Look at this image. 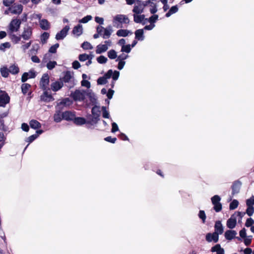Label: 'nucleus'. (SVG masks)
Instances as JSON below:
<instances>
[{
    "label": "nucleus",
    "mask_w": 254,
    "mask_h": 254,
    "mask_svg": "<svg viewBox=\"0 0 254 254\" xmlns=\"http://www.w3.org/2000/svg\"><path fill=\"white\" fill-rule=\"evenodd\" d=\"M97 61L99 64H103L107 62L108 59L104 56H100L97 58Z\"/></svg>",
    "instance_id": "09e8293b"
},
{
    "label": "nucleus",
    "mask_w": 254,
    "mask_h": 254,
    "mask_svg": "<svg viewBox=\"0 0 254 254\" xmlns=\"http://www.w3.org/2000/svg\"><path fill=\"white\" fill-rule=\"evenodd\" d=\"M41 99L46 102H50L54 100V98L51 94H49L48 91H44L43 94L41 96Z\"/></svg>",
    "instance_id": "aec40b11"
},
{
    "label": "nucleus",
    "mask_w": 254,
    "mask_h": 254,
    "mask_svg": "<svg viewBox=\"0 0 254 254\" xmlns=\"http://www.w3.org/2000/svg\"><path fill=\"white\" fill-rule=\"evenodd\" d=\"M15 0H3V4L5 6H10L12 4Z\"/></svg>",
    "instance_id": "680f3d73"
},
{
    "label": "nucleus",
    "mask_w": 254,
    "mask_h": 254,
    "mask_svg": "<svg viewBox=\"0 0 254 254\" xmlns=\"http://www.w3.org/2000/svg\"><path fill=\"white\" fill-rule=\"evenodd\" d=\"M104 33L102 34V38L103 39H108L109 38L113 32L112 29V26L109 25L107 28L103 29Z\"/></svg>",
    "instance_id": "412c9836"
},
{
    "label": "nucleus",
    "mask_w": 254,
    "mask_h": 254,
    "mask_svg": "<svg viewBox=\"0 0 254 254\" xmlns=\"http://www.w3.org/2000/svg\"><path fill=\"white\" fill-rule=\"evenodd\" d=\"M60 80L65 84V86L68 89H71L75 85L74 78L71 73L69 71H66L64 73V76L60 78Z\"/></svg>",
    "instance_id": "f257e3e1"
},
{
    "label": "nucleus",
    "mask_w": 254,
    "mask_h": 254,
    "mask_svg": "<svg viewBox=\"0 0 254 254\" xmlns=\"http://www.w3.org/2000/svg\"><path fill=\"white\" fill-rule=\"evenodd\" d=\"M246 205L247 206H253L254 205V196H252L249 199L246 200Z\"/></svg>",
    "instance_id": "864d4df0"
},
{
    "label": "nucleus",
    "mask_w": 254,
    "mask_h": 254,
    "mask_svg": "<svg viewBox=\"0 0 254 254\" xmlns=\"http://www.w3.org/2000/svg\"><path fill=\"white\" fill-rule=\"evenodd\" d=\"M132 34V32H130L127 29H120L117 32V35L119 37H127L128 36V34Z\"/></svg>",
    "instance_id": "c756f323"
},
{
    "label": "nucleus",
    "mask_w": 254,
    "mask_h": 254,
    "mask_svg": "<svg viewBox=\"0 0 254 254\" xmlns=\"http://www.w3.org/2000/svg\"><path fill=\"white\" fill-rule=\"evenodd\" d=\"M91 113L92 116L89 115L88 118L89 120L87 122V123L90 124H96L100 120L101 113L100 107L95 105L92 108Z\"/></svg>",
    "instance_id": "f03ea898"
},
{
    "label": "nucleus",
    "mask_w": 254,
    "mask_h": 254,
    "mask_svg": "<svg viewBox=\"0 0 254 254\" xmlns=\"http://www.w3.org/2000/svg\"><path fill=\"white\" fill-rule=\"evenodd\" d=\"M71 97L75 101H83L85 96L80 90H76L74 92L71 93Z\"/></svg>",
    "instance_id": "9d476101"
},
{
    "label": "nucleus",
    "mask_w": 254,
    "mask_h": 254,
    "mask_svg": "<svg viewBox=\"0 0 254 254\" xmlns=\"http://www.w3.org/2000/svg\"><path fill=\"white\" fill-rule=\"evenodd\" d=\"M92 19L91 15H87L79 20V22L86 23Z\"/></svg>",
    "instance_id": "13d9d810"
},
{
    "label": "nucleus",
    "mask_w": 254,
    "mask_h": 254,
    "mask_svg": "<svg viewBox=\"0 0 254 254\" xmlns=\"http://www.w3.org/2000/svg\"><path fill=\"white\" fill-rule=\"evenodd\" d=\"M63 110V107H60L59 110H57L54 115V120L56 123H60L63 120V112L62 111Z\"/></svg>",
    "instance_id": "f3484780"
},
{
    "label": "nucleus",
    "mask_w": 254,
    "mask_h": 254,
    "mask_svg": "<svg viewBox=\"0 0 254 254\" xmlns=\"http://www.w3.org/2000/svg\"><path fill=\"white\" fill-rule=\"evenodd\" d=\"M38 137V134H33L29 136L27 139L26 141L28 142L29 144L32 142L35 139H36Z\"/></svg>",
    "instance_id": "bf43d9fd"
},
{
    "label": "nucleus",
    "mask_w": 254,
    "mask_h": 254,
    "mask_svg": "<svg viewBox=\"0 0 254 254\" xmlns=\"http://www.w3.org/2000/svg\"><path fill=\"white\" fill-rule=\"evenodd\" d=\"M132 11L135 14H139L143 12V9L142 7L141 8L139 6L135 5L132 9Z\"/></svg>",
    "instance_id": "ea45409f"
},
{
    "label": "nucleus",
    "mask_w": 254,
    "mask_h": 254,
    "mask_svg": "<svg viewBox=\"0 0 254 254\" xmlns=\"http://www.w3.org/2000/svg\"><path fill=\"white\" fill-rule=\"evenodd\" d=\"M21 21L19 19H12L9 24V29L11 32H17L19 28Z\"/></svg>",
    "instance_id": "6e6552de"
},
{
    "label": "nucleus",
    "mask_w": 254,
    "mask_h": 254,
    "mask_svg": "<svg viewBox=\"0 0 254 254\" xmlns=\"http://www.w3.org/2000/svg\"><path fill=\"white\" fill-rule=\"evenodd\" d=\"M254 224V220L252 218H248L246 220L245 226L247 227H251Z\"/></svg>",
    "instance_id": "052dcab7"
},
{
    "label": "nucleus",
    "mask_w": 254,
    "mask_h": 254,
    "mask_svg": "<svg viewBox=\"0 0 254 254\" xmlns=\"http://www.w3.org/2000/svg\"><path fill=\"white\" fill-rule=\"evenodd\" d=\"M33 33V28L27 25L23 28V32L20 35L24 40H28L32 37Z\"/></svg>",
    "instance_id": "39448f33"
},
{
    "label": "nucleus",
    "mask_w": 254,
    "mask_h": 254,
    "mask_svg": "<svg viewBox=\"0 0 254 254\" xmlns=\"http://www.w3.org/2000/svg\"><path fill=\"white\" fill-rule=\"evenodd\" d=\"M127 58H128V55H125L124 54H122L118 57L117 59L116 60V61H124V60L127 59Z\"/></svg>",
    "instance_id": "69168bd1"
},
{
    "label": "nucleus",
    "mask_w": 254,
    "mask_h": 254,
    "mask_svg": "<svg viewBox=\"0 0 254 254\" xmlns=\"http://www.w3.org/2000/svg\"><path fill=\"white\" fill-rule=\"evenodd\" d=\"M102 110L103 111L102 116L104 118L109 119L110 117V114L108 111L106 110V107L105 106H103L102 107Z\"/></svg>",
    "instance_id": "3c124183"
},
{
    "label": "nucleus",
    "mask_w": 254,
    "mask_h": 254,
    "mask_svg": "<svg viewBox=\"0 0 254 254\" xmlns=\"http://www.w3.org/2000/svg\"><path fill=\"white\" fill-rule=\"evenodd\" d=\"M30 126L31 128L36 129L41 127V124L36 120H32L29 122Z\"/></svg>",
    "instance_id": "7c9ffc66"
},
{
    "label": "nucleus",
    "mask_w": 254,
    "mask_h": 254,
    "mask_svg": "<svg viewBox=\"0 0 254 254\" xmlns=\"http://www.w3.org/2000/svg\"><path fill=\"white\" fill-rule=\"evenodd\" d=\"M198 216L200 219H201L203 223L205 222L206 220V215L204 211L200 210L198 213Z\"/></svg>",
    "instance_id": "6e6d98bb"
},
{
    "label": "nucleus",
    "mask_w": 254,
    "mask_h": 254,
    "mask_svg": "<svg viewBox=\"0 0 254 254\" xmlns=\"http://www.w3.org/2000/svg\"><path fill=\"white\" fill-rule=\"evenodd\" d=\"M72 104V102L69 98H65L62 100L60 103L58 104V108L60 107H68Z\"/></svg>",
    "instance_id": "4be33fe9"
},
{
    "label": "nucleus",
    "mask_w": 254,
    "mask_h": 254,
    "mask_svg": "<svg viewBox=\"0 0 254 254\" xmlns=\"http://www.w3.org/2000/svg\"><path fill=\"white\" fill-rule=\"evenodd\" d=\"M82 26L80 24H78L75 26L72 30V34L76 35L77 36L81 35L83 32Z\"/></svg>",
    "instance_id": "a878e982"
},
{
    "label": "nucleus",
    "mask_w": 254,
    "mask_h": 254,
    "mask_svg": "<svg viewBox=\"0 0 254 254\" xmlns=\"http://www.w3.org/2000/svg\"><path fill=\"white\" fill-rule=\"evenodd\" d=\"M246 213L248 216H251L254 213V206H247Z\"/></svg>",
    "instance_id": "5fc2aeb1"
},
{
    "label": "nucleus",
    "mask_w": 254,
    "mask_h": 254,
    "mask_svg": "<svg viewBox=\"0 0 254 254\" xmlns=\"http://www.w3.org/2000/svg\"><path fill=\"white\" fill-rule=\"evenodd\" d=\"M205 239L206 241L209 243L212 241H213L214 243H217L219 240V236L216 233H208L206 235Z\"/></svg>",
    "instance_id": "4468645a"
},
{
    "label": "nucleus",
    "mask_w": 254,
    "mask_h": 254,
    "mask_svg": "<svg viewBox=\"0 0 254 254\" xmlns=\"http://www.w3.org/2000/svg\"><path fill=\"white\" fill-rule=\"evenodd\" d=\"M150 12L152 14H155L157 11V4L155 3H154L153 1L150 2Z\"/></svg>",
    "instance_id": "e433bc0d"
},
{
    "label": "nucleus",
    "mask_w": 254,
    "mask_h": 254,
    "mask_svg": "<svg viewBox=\"0 0 254 254\" xmlns=\"http://www.w3.org/2000/svg\"><path fill=\"white\" fill-rule=\"evenodd\" d=\"M236 213L231 215V217L227 221V226L230 229H233L235 227L237 223Z\"/></svg>",
    "instance_id": "2eb2a0df"
},
{
    "label": "nucleus",
    "mask_w": 254,
    "mask_h": 254,
    "mask_svg": "<svg viewBox=\"0 0 254 254\" xmlns=\"http://www.w3.org/2000/svg\"><path fill=\"white\" fill-rule=\"evenodd\" d=\"M108 56L110 59H115L117 57L116 52L112 49L108 52Z\"/></svg>",
    "instance_id": "a19ab883"
},
{
    "label": "nucleus",
    "mask_w": 254,
    "mask_h": 254,
    "mask_svg": "<svg viewBox=\"0 0 254 254\" xmlns=\"http://www.w3.org/2000/svg\"><path fill=\"white\" fill-rule=\"evenodd\" d=\"M50 37V34L47 32H44L42 33L40 37L41 42L43 44H46L47 42V40Z\"/></svg>",
    "instance_id": "72a5a7b5"
},
{
    "label": "nucleus",
    "mask_w": 254,
    "mask_h": 254,
    "mask_svg": "<svg viewBox=\"0 0 254 254\" xmlns=\"http://www.w3.org/2000/svg\"><path fill=\"white\" fill-rule=\"evenodd\" d=\"M40 26L42 29L48 30L50 28V24L47 19H43L40 21Z\"/></svg>",
    "instance_id": "393cba45"
},
{
    "label": "nucleus",
    "mask_w": 254,
    "mask_h": 254,
    "mask_svg": "<svg viewBox=\"0 0 254 254\" xmlns=\"http://www.w3.org/2000/svg\"><path fill=\"white\" fill-rule=\"evenodd\" d=\"M237 232L235 230H227L225 233V237L227 240H232L236 238ZM239 241H241V239L238 237H236Z\"/></svg>",
    "instance_id": "dca6fc26"
},
{
    "label": "nucleus",
    "mask_w": 254,
    "mask_h": 254,
    "mask_svg": "<svg viewBox=\"0 0 254 254\" xmlns=\"http://www.w3.org/2000/svg\"><path fill=\"white\" fill-rule=\"evenodd\" d=\"M69 29V26L68 25L65 26L62 30L57 33L56 39L57 40L63 39L66 36Z\"/></svg>",
    "instance_id": "9b49d317"
},
{
    "label": "nucleus",
    "mask_w": 254,
    "mask_h": 254,
    "mask_svg": "<svg viewBox=\"0 0 254 254\" xmlns=\"http://www.w3.org/2000/svg\"><path fill=\"white\" fill-rule=\"evenodd\" d=\"M213 205H214L213 209L216 212H220L222 210V205L220 202L214 203Z\"/></svg>",
    "instance_id": "a18cd8bd"
},
{
    "label": "nucleus",
    "mask_w": 254,
    "mask_h": 254,
    "mask_svg": "<svg viewBox=\"0 0 254 254\" xmlns=\"http://www.w3.org/2000/svg\"><path fill=\"white\" fill-rule=\"evenodd\" d=\"M10 101V97L5 91L1 90L0 91V107H4L5 105L9 103Z\"/></svg>",
    "instance_id": "423d86ee"
},
{
    "label": "nucleus",
    "mask_w": 254,
    "mask_h": 254,
    "mask_svg": "<svg viewBox=\"0 0 254 254\" xmlns=\"http://www.w3.org/2000/svg\"><path fill=\"white\" fill-rule=\"evenodd\" d=\"M73 122L76 125H82L87 123L85 118L83 117H74Z\"/></svg>",
    "instance_id": "cd10ccee"
},
{
    "label": "nucleus",
    "mask_w": 254,
    "mask_h": 254,
    "mask_svg": "<svg viewBox=\"0 0 254 254\" xmlns=\"http://www.w3.org/2000/svg\"><path fill=\"white\" fill-rule=\"evenodd\" d=\"M104 140L107 142H109L112 143H115L117 140V138L116 137H112L111 136H107L105 138Z\"/></svg>",
    "instance_id": "e2e57ef3"
},
{
    "label": "nucleus",
    "mask_w": 254,
    "mask_h": 254,
    "mask_svg": "<svg viewBox=\"0 0 254 254\" xmlns=\"http://www.w3.org/2000/svg\"><path fill=\"white\" fill-rule=\"evenodd\" d=\"M81 83L82 86L86 87L87 88L90 87V82L87 80H82Z\"/></svg>",
    "instance_id": "0e129e2a"
},
{
    "label": "nucleus",
    "mask_w": 254,
    "mask_h": 254,
    "mask_svg": "<svg viewBox=\"0 0 254 254\" xmlns=\"http://www.w3.org/2000/svg\"><path fill=\"white\" fill-rule=\"evenodd\" d=\"M104 43L105 44H99L97 46L96 49V54H100L107 51L108 47L111 46L112 41L110 40H106L104 41Z\"/></svg>",
    "instance_id": "20e7f679"
},
{
    "label": "nucleus",
    "mask_w": 254,
    "mask_h": 254,
    "mask_svg": "<svg viewBox=\"0 0 254 254\" xmlns=\"http://www.w3.org/2000/svg\"><path fill=\"white\" fill-rule=\"evenodd\" d=\"M10 46L11 45L9 42H5L0 44V50L4 51L5 49L9 48Z\"/></svg>",
    "instance_id": "603ef678"
},
{
    "label": "nucleus",
    "mask_w": 254,
    "mask_h": 254,
    "mask_svg": "<svg viewBox=\"0 0 254 254\" xmlns=\"http://www.w3.org/2000/svg\"><path fill=\"white\" fill-rule=\"evenodd\" d=\"M49 76L48 74H43L40 81V85L43 90H46L49 85Z\"/></svg>",
    "instance_id": "1a4fd4ad"
},
{
    "label": "nucleus",
    "mask_w": 254,
    "mask_h": 254,
    "mask_svg": "<svg viewBox=\"0 0 254 254\" xmlns=\"http://www.w3.org/2000/svg\"><path fill=\"white\" fill-rule=\"evenodd\" d=\"M145 19V15H138V14H133V20L136 23H142L143 24H144L145 23H142V21Z\"/></svg>",
    "instance_id": "c85d7f7f"
},
{
    "label": "nucleus",
    "mask_w": 254,
    "mask_h": 254,
    "mask_svg": "<svg viewBox=\"0 0 254 254\" xmlns=\"http://www.w3.org/2000/svg\"><path fill=\"white\" fill-rule=\"evenodd\" d=\"M131 51V47L130 45H123L121 49V52H126L127 53H129Z\"/></svg>",
    "instance_id": "de8ad7c7"
},
{
    "label": "nucleus",
    "mask_w": 254,
    "mask_h": 254,
    "mask_svg": "<svg viewBox=\"0 0 254 254\" xmlns=\"http://www.w3.org/2000/svg\"><path fill=\"white\" fill-rule=\"evenodd\" d=\"M57 64L56 61H49L47 64V67L49 70L53 69Z\"/></svg>",
    "instance_id": "49530a36"
},
{
    "label": "nucleus",
    "mask_w": 254,
    "mask_h": 254,
    "mask_svg": "<svg viewBox=\"0 0 254 254\" xmlns=\"http://www.w3.org/2000/svg\"><path fill=\"white\" fill-rule=\"evenodd\" d=\"M129 22L128 18L126 15L123 14L116 15L113 20V26L117 28H122L123 23L128 24Z\"/></svg>",
    "instance_id": "7ed1b4c3"
},
{
    "label": "nucleus",
    "mask_w": 254,
    "mask_h": 254,
    "mask_svg": "<svg viewBox=\"0 0 254 254\" xmlns=\"http://www.w3.org/2000/svg\"><path fill=\"white\" fill-rule=\"evenodd\" d=\"M242 183L239 180H237L233 182V185L231 186L232 190V194L233 195L239 192Z\"/></svg>",
    "instance_id": "ddd939ff"
},
{
    "label": "nucleus",
    "mask_w": 254,
    "mask_h": 254,
    "mask_svg": "<svg viewBox=\"0 0 254 254\" xmlns=\"http://www.w3.org/2000/svg\"><path fill=\"white\" fill-rule=\"evenodd\" d=\"M81 47L84 50H92L93 49V46L87 41L84 42L81 45Z\"/></svg>",
    "instance_id": "58836bf2"
},
{
    "label": "nucleus",
    "mask_w": 254,
    "mask_h": 254,
    "mask_svg": "<svg viewBox=\"0 0 254 254\" xmlns=\"http://www.w3.org/2000/svg\"><path fill=\"white\" fill-rule=\"evenodd\" d=\"M31 87V85L29 83L22 84L21 85V90L23 94L24 95L26 94Z\"/></svg>",
    "instance_id": "f704fd0d"
},
{
    "label": "nucleus",
    "mask_w": 254,
    "mask_h": 254,
    "mask_svg": "<svg viewBox=\"0 0 254 254\" xmlns=\"http://www.w3.org/2000/svg\"><path fill=\"white\" fill-rule=\"evenodd\" d=\"M29 73L28 72H24L21 77V81L23 83L26 82L29 78Z\"/></svg>",
    "instance_id": "774afa93"
},
{
    "label": "nucleus",
    "mask_w": 254,
    "mask_h": 254,
    "mask_svg": "<svg viewBox=\"0 0 254 254\" xmlns=\"http://www.w3.org/2000/svg\"><path fill=\"white\" fill-rule=\"evenodd\" d=\"M239 205V202L236 199H234L229 205V209L230 210H234L236 209Z\"/></svg>",
    "instance_id": "79ce46f5"
},
{
    "label": "nucleus",
    "mask_w": 254,
    "mask_h": 254,
    "mask_svg": "<svg viewBox=\"0 0 254 254\" xmlns=\"http://www.w3.org/2000/svg\"><path fill=\"white\" fill-rule=\"evenodd\" d=\"M211 202L212 204L214 203H219L221 200V198L218 195H215L211 197Z\"/></svg>",
    "instance_id": "4d7b16f0"
},
{
    "label": "nucleus",
    "mask_w": 254,
    "mask_h": 254,
    "mask_svg": "<svg viewBox=\"0 0 254 254\" xmlns=\"http://www.w3.org/2000/svg\"><path fill=\"white\" fill-rule=\"evenodd\" d=\"M224 232L223 227L220 221H216L214 225V233L218 234V235L223 234Z\"/></svg>",
    "instance_id": "a211bd4d"
},
{
    "label": "nucleus",
    "mask_w": 254,
    "mask_h": 254,
    "mask_svg": "<svg viewBox=\"0 0 254 254\" xmlns=\"http://www.w3.org/2000/svg\"><path fill=\"white\" fill-rule=\"evenodd\" d=\"M178 9L177 5L172 6L168 12L166 13V17H170L172 14L176 13L178 11Z\"/></svg>",
    "instance_id": "473e14b6"
},
{
    "label": "nucleus",
    "mask_w": 254,
    "mask_h": 254,
    "mask_svg": "<svg viewBox=\"0 0 254 254\" xmlns=\"http://www.w3.org/2000/svg\"><path fill=\"white\" fill-rule=\"evenodd\" d=\"M135 38L138 41H143L144 39L143 29L136 30L135 32Z\"/></svg>",
    "instance_id": "5701e85b"
},
{
    "label": "nucleus",
    "mask_w": 254,
    "mask_h": 254,
    "mask_svg": "<svg viewBox=\"0 0 254 254\" xmlns=\"http://www.w3.org/2000/svg\"><path fill=\"white\" fill-rule=\"evenodd\" d=\"M21 38V36H17L15 34H12L10 35V39L11 41L14 44L18 43L20 41Z\"/></svg>",
    "instance_id": "4c0bfd02"
},
{
    "label": "nucleus",
    "mask_w": 254,
    "mask_h": 254,
    "mask_svg": "<svg viewBox=\"0 0 254 254\" xmlns=\"http://www.w3.org/2000/svg\"><path fill=\"white\" fill-rule=\"evenodd\" d=\"M212 253L216 252L217 254H224V250L221 247L220 244H216L211 249Z\"/></svg>",
    "instance_id": "b1692460"
},
{
    "label": "nucleus",
    "mask_w": 254,
    "mask_h": 254,
    "mask_svg": "<svg viewBox=\"0 0 254 254\" xmlns=\"http://www.w3.org/2000/svg\"><path fill=\"white\" fill-rule=\"evenodd\" d=\"M63 82L61 81H56L51 84V89L55 92L58 91L63 87Z\"/></svg>",
    "instance_id": "6ab92c4d"
},
{
    "label": "nucleus",
    "mask_w": 254,
    "mask_h": 254,
    "mask_svg": "<svg viewBox=\"0 0 254 254\" xmlns=\"http://www.w3.org/2000/svg\"><path fill=\"white\" fill-rule=\"evenodd\" d=\"M59 46L60 45L59 43H56L55 45L52 46L49 50V52L53 54L56 53L57 52V49L59 47Z\"/></svg>",
    "instance_id": "c03bdc74"
},
{
    "label": "nucleus",
    "mask_w": 254,
    "mask_h": 254,
    "mask_svg": "<svg viewBox=\"0 0 254 254\" xmlns=\"http://www.w3.org/2000/svg\"><path fill=\"white\" fill-rule=\"evenodd\" d=\"M90 56L86 54H80L79 56V60L81 62H84L88 59Z\"/></svg>",
    "instance_id": "8fccbe9b"
},
{
    "label": "nucleus",
    "mask_w": 254,
    "mask_h": 254,
    "mask_svg": "<svg viewBox=\"0 0 254 254\" xmlns=\"http://www.w3.org/2000/svg\"><path fill=\"white\" fill-rule=\"evenodd\" d=\"M9 71L12 74H16L19 72V68L17 65L13 64L8 68Z\"/></svg>",
    "instance_id": "2f4dec72"
},
{
    "label": "nucleus",
    "mask_w": 254,
    "mask_h": 254,
    "mask_svg": "<svg viewBox=\"0 0 254 254\" xmlns=\"http://www.w3.org/2000/svg\"><path fill=\"white\" fill-rule=\"evenodd\" d=\"M158 18L157 14H153V15L150 16L149 19L145 18L146 20H148L151 24H154Z\"/></svg>",
    "instance_id": "37998d69"
},
{
    "label": "nucleus",
    "mask_w": 254,
    "mask_h": 254,
    "mask_svg": "<svg viewBox=\"0 0 254 254\" xmlns=\"http://www.w3.org/2000/svg\"><path fill=\"white\" fill-rule=\"evenodd\" d=\"M75 116V112L66 111L63 112V119L66 121H73Z\"/></svg>",
    "instance_id": "f8f14e48"
},
{
    "label": "nucleus",
    "mask_w": 254,
    "mask_h": 254,
    "mask_svg": "<svg viewBox=\"0 0 254 254\" xmlns=\"http://www.w3.org/2000/svg\"><path fill=\"white\" fill-rule=\"evenodd\" d=\"M120 75V72L118 71L115 70L114 72L113 71V74L112 75V78L114 80H117Z\"/></svg>",
    "instance_id": "338daca9"
},
{
    "label": "nucleus",
    "mask_w": 254,
    "mask_h": 254,
    "mask_svg": "<svg viewBox=\"0 0 254 254\" xmlns=\"http://www.w3.org/2000/svg\"><path fill=\"white\" fill-rule=\"evenodd\" d=\"M11 7L12 14H19L23 10V6L21 4H17Z\"/></svg>",
    "instance_id": "bb28decb"
},
{
    "label": "nucleus",
    "mask_w": 254,
    "mask_h": 254,
    "mask_svg": "<svg viewBox=\"0 0 254 254\" xmlns=\"http://www.w3.org/2000/svg\"><path fill=\"white\" fill-rule=\"evenodd\" d=\"M113 70L109 69L103 76L100 77L97 79V84L98 85L106 84L107 82V79H109L112 77Z\"/></svg>",
    "instance_id": "0eeeda50"
},
{
    "label": "nucleus",
    "mask_w": 254,
    "mask_h": 254,
    "mask_svg": "<svg viewBox=\"0 0 254 254\" xmlns=\"http://www.w3.org/2000/svg\"><path fill=\"white\" fill-rule=\"evenodd\" d=\"M9 69L6 67H3L0 68V73L2 76L7 77L9 75Z\"/></svg>",
    "instance_id": "c9c22d12"
}]
</instances>
